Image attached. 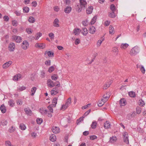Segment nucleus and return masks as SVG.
<instances>
[{
	"mask_svg": "<svg viewBox=\"0 0 146 146\" xmlns=\"http://www.w3.org/2000/svg\"><path fill=\"white\" fill-rule=\"evenodd\" d=\"M82 33L84 35L86 36L88 33L87 29L86 28H83Z\"/></svg>",
	"mask_w": 146,
	"mask_h": 146,
	"instance_id": "nucleus-32",
	"label": "nucleus"
},
{
	"mask_svg": "<svg viewBox=\"0 0 146 146\" xmlns=\"http://www.w3.org/2000/svg\"><path fill=\"white\" fill-rule=\"evenodd\" d=\"M15 128L12 126L9 129V131L10 133H12L14 131Z\"/></svg>",
	"mask_w": 146,
	"mask_h": 146,
	"instance_id": "nucleus-61",
	"label": "nucleus"
},
{
	"mask_svg": "<svg viewBox=\"0 0 146 146\" xmlns=\"http://www.w3.org/2000/svg\"><path fill=\"white\" fill-rule=\"evenodd\" d=\"M1 124L3 125H6L7 124V121L6 120H3L1 122Z\"/></svg>",
	"mask_w": 146,
	"mask_h": 146,
	"instance_id": "nucleus-51",
	"label": "nucleus"
},
{
	"mask_svg": "<svg viewBox=\"0 0 146 146\" xmlns=\"http://www.w3.org/2000/svg\"><path fill=\"white\" fill-rule=\"evenodd\" d=\"M23 101L21 100H19L17 101V104L18 105H21L22 104Z\"/></svg>",
	"mask_w": 146,
	"mask_h": 146,
	"instance_id": "nucleus-60",
	"label": "nucleus"
},
{
	"mask_svg": "<svg viewBox=\"0 0 146 146\" xmlns=\"http://www.w3.org/2000/svg\"><path fill=\"white\" fill-rule=\"evenodd\" d=\"M137 68H139L143 74H145V70L144 66L141 64H137L136 65Z\"/></svg>",
	"mask_w": 146,
	"mask_h": 146,
	"instance_id": "nucleus-13",
	"label": "nucleus"
},
{
	"mask_svg": "<svg viewBox=\"0 0 146 146\" xmlns=\"http://www.w3.org/2000/svg\"><path fill=\"white\" fill-rule=\"evenodd\" d=\"M56 139V136L54 134L51 135L50 136V139L52 142H54L55 141Z\"/></svg>",
	"mask_w": 146,
	"mask_h": 146,
	"instance_id": "nucleus-25",
	"label": "nucleus"
},
{
	"mask_svg": "<svg viewBox=\"0 0 146 146\" xmlns=\"http://www.w3.org/2000/svg\"><path fill=\"white\" fill-rule=\"evenodd\" d=\"M29 8L27 7H25L23 8V12L24 13H28L29 12Z\"/></svg>",
	"mask_w": 146,
	"mask_h": 146,
	"instance_id": "nucleus-47",
	"label": "nucleus"
},
{
	"mask_svg": "<svg viewBox=\"0 0 146 146\" xmlns=\"http://www.w3.org/2000/svg\"><path fill=\"white\" fill-rule=\"evenodd\" d=\"M45 72L44 70H42L41 72V77L42 78H44L45 76Z\"/></svg>",
	"mask_w": 146,
	"mask_h": 146,
	"instance_id": "nucleus-53",
	"label": "nucleus"
},
{
	"mask_svg": "<svg viewBox=\"0 0 146 146\" xmlns=\"http://www.w3.org/2000/svg\"><path fill=\"white\" fill-rule=\"evenodd\" d=\"M104 127L106 129H108L110 127V124L108 121H106L104 124Z\"/></svg>",
	"mask_w": 146,
	"mask_h": 146,
	"instance_id": "nucleus-24",
	"label": "nucleus"
},
{
	"mask_svg": "<svg viewBox=\"0 0 146 146\" xmlns=\"http://www.w3.org/2000/svg\"><path fill=\"white\" fill-rule=\"evenodd\" d=\"M104 40V38H103L102 39L99 40L97 42V46L99 47L101 45L102 41Z\"/></svg>",
	"mask_w": 146,
	"mask_h": 146,
	"instance_id": "nucleus-36",
	"label": "nucleus"
},
{
	"mask_svg": "<svg viewBox=\"0 0 146 146\" xmlns=\"http://www.w3.org/2000/svg\"><path fill=\"white\" fill-rule=\"evenodd\" d=\"M26 89V87L25 86H22L21 87H19L17 88V90L19 91H22Z\"/></svg>",
	"mask_w": 146,
	"mask_h": 146,
	"instance_id": "nucleus-35",
	"label": "nucleus"
},
{
	"mask_svg": "<svg viewBox=\"0 0 146 146\" xmlns=\"http://www.w3.org/2000/svg\"><path fill=\"white\" fill-rule=\"evenodd\" d=\"M126 101L124 98L121 99L119 101V104L120 106H124L126 105Z\"/></svg>",
	"mask_w": 146,
	"mask_h": 146,
	"instance_id": "nucleus-19",
	"label": "nucleus"
},
{
	"mask_svg": "<svg viewBox=\"0 0 146 146\" xmlns=\"http://www.w3.org/2000/svg\"><path fill=\"white\" fill-rule=\"evenodd\" d=\"M47 108L48 110L44 108H42L40 109V111L42 114H48V117H51L52 116V113H53V110L50 106H48Z\"/></svg>",
	"mask_w": 146,
	"mask_h": 146,
	"instance_id": "nucleus-1",
	"label": "nucleus"
},
{
	"mask_svg": "<svg viewBox=\"0 0 146 146\" xmlns=\"http://www.w3.org/2000/svg\"><path fill=\"white\" fill-rule=\"evenodd\" d=\"M52 130L53 133L57 134L60 132L59 128L57 127L53 126L52 128Z\"/></svg>",
	"mask_w": 146,
	"mask_h": 146,
	"instance_id": "nucleus-9",
	"label": "nucleus"
},
{
	"mask_svg": "<svg viewBox=\"0 0 146 146\" xmlns=\"http://www.w3.org/2000/svg\"><path fill=\"white\" fill-rule=\"evenodd\" d=\"M122 134L123 141L127 144H129V136L127 133L126 132H124Z\"/></svg>",
	"mask_w": 146,
	"mask_h": 146,
	"instance_id": "nucleus-5",
	"label": "nucleus"
},
{
	"mask_svg": "<svg viewBox=\"0 0 146 146\" xmlns=\"http://www.w3.org/2000/svg\"><path fill=\"white\" fill-rule=\"evenodd\" d=\"M97 138V136L95 135H92L90 137V139L92 140L96 139Z\"/></svg>",
	"mask_w": 146,
	"mask_h": 146,
	"instance_id": "nucleus-62",
	"label": "nucleus"
},
{
	"mask_svg": "<svg viewBox=\"0 0 146 146\" xmlns=\"http://www.w3.org/2000/svg\"><path fill=\"white\" fill-rule=\"evenodd\" d=\"M139 101H140L139 105L142 106H143L145 104V103H144V102L142 100H140Z\"/></svg>",
	"mask_w": 146,
	"mask_h": 146,
	"instance_id": "nucleus-63",
	"label": "nucleus"
},
{
	"mask_svg": "<svg viewBox=\"0 0 146 146\" xmlns=\"http://www.w3.org/2000/svg\"><path fill=\"white\" fill-rule=\"evenodd\" d=\"M105 102L103 101H102V100L100 101H99L98 103V106L99 107L102 106L104 104Z\"/></svg>",
	"mask_w": 146,
	"mask_h": 146,
	"instance_id": "nucleus-45",
	"label": "nucleus"
},
{
	"mask_svg": "<svg viewBox=\"0 0 146 146\" xmlns=\"http://www.w3.org/2000/svg\"><path fill=\"white\" fill-rule=\"evenodd\" d=\"M112 83L111 81H109L105 84L103 86L104 89H106L108 88L110 86Z\"/></svg>",
	"mask_w": 146,
	"mask_h": 146,
	"instance_id": "nucleus-16",
	"label": "nucleus"
},
{
	"mask_svg": "<svg viewBox=\"0 0 146 146\" xmlns=\"http://www.w3.org/2000/svg\"><path fill=\"white\" fill-rule=\"evenodd\" d=\"M97 18V17L96 16H95L92 19L91 21V25H93L96 22Z\"/></svg>",
	"mask_w": 146,
	"mask_h": 146,
	"instance_id": "nucleus-40",
	"label": "nucleus"
},
{
	"mask_svg": "<svg viewBox=\"0 0 146 146\" xmlns=\"http://www.w3.org/2000/svg\"><path fill=\"white\" fill-rule=\"evenodd\" d=\"M12 38L17 43H19L22 41V38L20 36L13 35L12 36Z\"/></svg>",
	"mask_w": 146,
	"mask_h": 146,
	"instance_id": "nucleus-7",
	"label": "nucleus"
},
{
	"mask_svg": "<svg viewBox=\"0 0 146 146\" xmlns=\"http://www.w3.org/2000/svg\"><path fill=\"white\" fill-rule=\"evenodd\" d=\"M80 29L78 28H76L74 30V32L75 35H78L80 31Z\"/></svg>",
	"mask_w": 146,
	"mask_h": 146,
	"instance_id": "nucleus-33",
	"label": "nucleus"
},
{
	"mask_svg": "<svg viewBox=\"0 0 146 146\" xmlns=\"http://www.w3.org/2000/svg\"><path fill=\"white\" fill-rule=\"evenodd\" d=\"M25 111L28 115H31V111L28 108L25 109Z\"/></svg>",
	"mask_w": 146,
	"mask_h": 146,
	"instance_id": "nucleus-28",
	"label": "nucleus"
},
{
	"mask_svg": "<svg viewBox=\"0 0 146 146\" xmlns=\"http://www.w3.org/2000/svg\"><path fill=\"white\" fill-rule=\"evenodd\" d=\"M56 83H57L58 84H55L54 82L50 79H48L47 81V85L50 88H52L55 86H58V87L60 86V84L59 82L58 81H56Z\"/></svg>",
	"mask_w": 146,
	"mask_h": 146,
	"instance_id": "nucleus-3",
	"label": "nucleus"
},
{
	"mask_svg": "<svg viewBox=\"0 0 146 146\" xmlns=\"http://www.w3.org/2000/svg\"><path fill=\"white\" fill-rule=\"evenodd\" d=\"M109 93H108L105 94L104 95L103 98H102V101H103L104 102H106L109 99L110 97Z\"/></svg>",
	"mask_w": 146,
	"mask_h": 146,
	"instance_id": "nucleus-10",
	"label": "nucleus"
},
{
	"mask_svg": "<svg viewBox=\"0 0 146 146\" xmlns=\"http://www.w3.org/2000/svg\"><path fill=\"white\" fill-rule=\"evenodd\" d=\"M58 78V76L56 74H53L52 76H51V78L53 80L56 81V80Z\"/></svg>",
	"mask_w": 146,
	"mask_h": 146,
	"instance_id": "nucleus-34",
	"label": "nucleus"
},
{
	"mask_svg": "<svg viewBox=\"0 0 146 146\" xmlns=\"http://www.w3.org/2000/svg\"><path fill=\"white\" fill-rule=\"evenodd\" d=\"M129 96L131 97H134L135 96V92L131 91L128 93Z\"/></svg>",
	"mask_w": 146,
	"mask_h": 146,
	"instance_id": "nucleus-43",
	"label": "nucleus"
},
{
	"mask_svg": "<svg viewBox=\"0 0 146 146\" xmlns=\"http://www.w3.org/2000/svg\"><path fill=\"white\" fill-rule=\"evenodd\" d=\"M29 44L28 41L27 40H25L23 41L21 44V47L23 49L25 50L27 49L29 47Z\"/></svg>",
	"mask_w": 146,
	"mask_h": 146,
	"instance_id": "nucleus-6",
	"label": "nucleus"
},
{
	"mask_svg": "<svg viewBox=\"0 0 146 146\" xmlns=\"http://www.w3.org/2000/svg\"><path fill=\"white\" fill-rule=\"evenodd\" d=\"M109 16L111 18H114L115 17V12H112V13H110L109 15Z\"/></svg>",
	"mask_w": 146,
	"mask_h": 146,
	"instance_id": "nucleus-50",
	"label": "nucleus"
},
{
	"mask_svg": "<svg viewBox=\"0 0 146 146\" xmlns=\"http://www.w3.org/2000/svg\"><path fill=\"white\" fill-rule=\"evenodd\" d=\"M53 26L54 27H59V20L58 19L56 18L55 19L53 23Z\"/></svg>",
	"mask_w": 146,
	"mask_h": 146,
	"instance_id": "nucleus-22",
	"label": "nucleus"
},
{
	"mask_svg": "<svg viewBox=\"0 0 146 146\" xmlns=\"http://www.w3.org/2000/svg\"><path fill=\"white\" fill-rule=\"evenodd\" d=\"M9 104L10 106L13 107L14 106L15 102L12 100H10L9 102Z\"/></svg>",
	"mask_w": 146,
	"mask_h": 146,
	"instance_id": "nucleus-42",
	"label": "nucleus"
},
{
	"mask_svg": "<svg viewBox=\"0 0 146 146\" xmlns=\"http://www.w3.org/2000/svg\"><path fill=\"white\" fill-rule=\"evenodd\" d=\"M72 10L71 7L68 6L66 7L64 9V12L66 13H69Z\"/></svg>",
	"mask_w": 146,
	"mask_h": 146,
	"instance_id": "nucleus-15",
	"label": "nucleus"
},
{
	"mask_svg": "<svg viewBox=\"0 0 146 146\" xmlns=\"http://www.w3.org/2000/svg\"><path fill=\"white\" fill-rule=\"evenodd\" d=\"M110 9L112 12H115L116 10L115 7L113 4L111 5L110 6Z\"/></svg>",
	"mask_w": 146,
	"mask_h": 146,
	"instance_id": "nucleus-46",
	"label": "nucleus"
},
{
	"mask_svg": "<svg viewBox=\"0 0 146 146\" xmlns=\"http://www.w3.org/2000/svg\"><path fill=\"white\" fill-rule=\"evenodd\" d=\"M89 31L90 33L93 34L95 33L96 31V29L95 27L91 26L90 27Z\"/></svg>",
	"mask_w": 146,
	"mask_h": 146,
	"instance_id": "nucleus-20",
	"label": "nucleus"
},
{
	"mask_svg": "<svg viewBox=\"0 0 146 146\" xmlns=\"http://www.w3.org/2000/svg\"><path fill=\"white\" fill-rule=\"evenodd\" d=\"M28 20L30 23H33L35 21V19L32 17H29Z\"/></svg>",
	"mask_w": 146,
	"mask_h": 146,
	"instance_id": "nucleus-41",
	"label": "nucleus"
},
{
	"mask_svg": "<svg viewBox=\"0 0 146 146\" xmlns=\"http://www.w3.org/2000/svg\"><path fill=\"white\" fill-rule=\"evenodd\" d=\"M112 51L115 53H116L117 54L118 52V50L117 48L116 47H114L113 48Z\"/></svg>",
	"mask_w": 146,
	"mask_h": 146,
	"instance_id": "nucleus-54",
	"label": "nucleus"
},
{
	"mask_svg": "<svg viewBox=\"0 0 146 146\" xmlns=\"http://www.w3.org/2000/svg\"><path fill=\"white\" fill-rule=\"evenodd\" d=\"M140 51V48L137 46L133 47L130 51V54L131 56H135L138 54Z\"/></svg>",
	"mask_w": 146,
	"mask_h": 146,
	"instance_id": "nucleus-2",
	"label": "nucleus"
},
{
	"mask_svg": "<svg viewBox=\"0 0 146 146\" xmlns=\"http://www.w3.org/2000/svg\"><path fill=\"white\" fill-rule=\"evenodd\" d=\"M27 32L29 34H31L32 33V31L31 30V29L29 28L27 29H26Z\"/></svg>",
	"mask_w": 146,
	"mask_h": 146,
	"instance_id": "nucleus-55",
	"label": "nucleus"
},
{
	"mask_svg": "<svg viewBox=\"0 0 146 146\" xmlns=\"http://www.w3.org/2000/svg\"><path fill=\"white\" fill-rule=\"evenodd\" d=\"M43 120L42 118H38L36 119L37 123L38 124H40L42 122Z\"/></svg>",
	"mask_w": 146,
	"mask_h": 146,
	"instance_id": "nucleus-44",
	"label": "nucleus"
},
{
	"mask_svg": "<svg viewBox=\"0 0 146 146\" xmlns=\"http://www.w3.org/2000/svg\"><path fill=\"white\" fill-rule=\"evenodd\" d=\"M80 40L79 38H76V39L75 41V44L76 45H78L80 43Z\"/></svg>",
	"mask_w": 146,
	"mask_h": 146,
	"instance_id": "nucleus-59",
	"label": "nucleus"
},
{
	"mask_svg": "<svg viewBox=\"0 0 146 146\" xmlns=\"http://www.w3.org/2000/svg\"><path fill=\"white\" fill-rule=\"evenodd\" d=\"M15 47V44L13 42H11L9 44V49L10 51H13Z\"/></svg>",
	"mask_w": 146,
	"mask_h": 146,
	"instance_id": "nucleus-8",
	"label": "nucleus"
},
{
	"mask_svg": "<svg viewBox=\"0 0 146 146\" xmlns=\"http://www.w3.org/2000/svg\"><path fill=\"white\" fill-rule=\"evenodd\" d=\"M36 90V87H33L31 89L30 94L31 96H33L35 94Z\"/></svg>",
	"mask_w": 146,
	"mask_h": 146,
	"instance_id": "nucleus-29",
	"label": "nucleus"
},
{
	"mask_svg": "<svg viewBox=\"0 0 146 146\" xmlns=\"http://www.w3.org/2000/svg\"><path fill=\"white\" fill-rule=\"evenodd\" d=\"M35 46L36 47L41 49L44 48L45 47V44L43 43H37L36 44Z\"/></svg>",
	"mask_w": 146,
	"mask_h": 146,
	"instance_id": "nucleus-11",
	"label": "nucleus"
},
{
	"mask_svg": "<svg viewBox=\"0 0 146 146\" xmlns=\"http://www.w3.org/2000/svg\"><path fill=\"white\" fill-rule=\"evenodd\" d=\"M117 140V138L115 136H113L112 137H110V140L109 142L111 143H114L116 142Z\"/></svg>",
	"mask_w": 146,
	"mask_h": 146,
	"instance_id": "nucleus-21",
	"label": "nucleus"
},
{
	"mask_svg": "<svg viewBox=\"0 0 146 146\" xmlns=\"http://www.w3.org/2000/svg\"><path fill=\"white\" fill-rule=\"evenodd\" d=\"M57 98H53L52 101V106L55 107L57 104Z\"/></svg>",
	"mask_w": 146,
	"mask_h": 146,
	"instance_id": "nucleus-27",
	"label": "nucleus"
},
{
	"mask_svg": "<svg viewBox=\"0 0 146 146\" xmlns=\"http://www.w3.org/2000/svg\"><path fill=\"white\" fill-rule=\"evenodd\" d=\"M19 128L20 129L23 130H25L26 128V127L25 125L23 123H21L20 124L19 126Z\"/></svg>",
	"mask_w": 146,
	"mask_h": 146,
	"instance_id": "nucleus-39",
	"label": "nucleus"
},
{
	"mask_svg": "<svg viewBox=\"0 0 146 146\" xmlns=\"http://www.w3.org/2000/svg\"><path fill=\"white\" fill-rule=\"evenodd\" d=\"M46 54H47L48 56L50 57H53L54 56V53L50 51H46L44 53L45 55Z\"/></svg>",
	"mask_w": 146,
	"mask_h": 146,
	"instance_id": "nucleus-31",
	"label": "nucleus"
},
{
	"mask_svg": "<svg viewBox=\"0 0 146 146\" xmlns=\"http://www.w3.org/2000/svg\"><path fill=\"white\" fill-rule=\"evenodd\" d=\"M50 37L51 39H53L54 38V35L53 33H51L48 35Z\"/></svg>",
	"mask_w": 146,
	"mask_h": 146,
	"instance_id": "nucleus-56",
	"label": "nucleus"
},
{
	"mask_svg": "<svg viewBox=\"0 0 146 146\" xmlns=\"http://www.w3.org/2000/svg\"><path fill=\"white\" fill-rule=\"evenodd\" d=\"M12 63V62L11 61H9L4 63L3 65V67L4 69H6L9 67Z\"/></svg>",
	"mask_w": 146,
	"mask_h": 146,
	"instance_id": "nucleus-12",
	"label": "nucleus"
},
{
	"mask_svg": "<svg viewBox=\"0 0 146 146\" xmlns=\"http://www.w3.org/2000/svg\"><path fill=\"white\" fill-rule=\"evenodd\" d=\"M17 22L16 20H13L12 21V24L13 26H16L17 25Z\"/></svg>",
	"mask_w": 146,
	"mask_h": 146,
	"instance_id": "nucleus-52",
	"label": "nucleus"
},
{
	"mask_svg": "<svg viewBox=\"0 0 146 146\" xmlns=\"http://www.w3.org/2000/svg\"><path fill=\"white\" fill-rule=\"evenodd\" d=\"M0 109L3 113H5L6 112V108L4 104H2L1 106Z\"/></svg>",
	"mask_w": 146,
	"mask_h": 146,
	"instance_id": "nucleus-23",
	"label": "nucleus"
},
{
	"mask_svg": "<svg viewBox=\"0 0 146 146\" xmlns=\"http://www.w3.org/2000/svg\"><path fill=\"white\" fill-rule=\"evenodd\" d=\"M129 46V44L127 43L122 44L120 46L121 49H125Z\"/></svg>",
	"mask_w": 146,
	"mask_h": 146,
	"instance_id": "nucleus-30",
	"label": "nucleus"
},
{
	"mask_svg": "<svg viewBox=\"0 0 146 146\" xmlns=\"http://www.w3.org/2000/svg\"><path fill=\"white\" fill-rule=\"evenodd\" d=\"M137 113L138 114H140L141 112V109L139 108H136V109Z\"/></svg>",
	"mask_w": 146,
	"mask_h": 146,
	"instance_id": "nucleus-58",
	"label": "nucleus"
},
{
	"mask_svg": "<svg viewBox=\"0 0 146 146\" xmlns=\"http://www.w3.org/2000/svg\"><path fill=\"white\" fill-rule=\"evenodd\" d=\"M57 88H53L52 90L51 91V94L52 95H56L58 93Z\"/></svg>",
	"mask_w": 146,
	"mask_h": 146,
	"instance_id": "nucleus-18",
	"label": "nucleus"
},
{
	"mask_svg": "<svg viewBox=\"0 0 146 146\" xmlns=\"http://www.w3.org/2000/svg\"><path fill=\"white\" fill-rule=\"evenodd\" d=\"M42 36V33H37L35 35V36L34 38L36 40H38L39 38L41 36Z\"/></svg>",
	"mask_w": 146,
	"mask_h": 146,
	"instance_id": "nucleus-38",
	"label": "nucleus"
},
{
	"mask_svg": "<svg viewBox=\"0 0 146 146\" xmlns=\"http://www.w3.org/2000/svg\"><path fill=\"white\" fill-rule=\"evenodd\" d=\"M4 20L6 21H8L9 20V17L8 16L5 15L3 18Z\"/></svg>",
	"mask_w": 146,
	"mask_h": 146,
	"instance_id": "nucleus-64",
	"label": "nucleus"
},
{
	"mask_svg": "<svg viewBox=\"0 0 146 146\" xmlns=\"http://www.w3.org/2000/svg\"><path fill=\"white\" fill-rule=\"evenodd\" d=\"M113 28L111 26H110L109 27V33L110 34H112L113 33Z\"/></svg>",
	"mask_w": 146,
	"mask_h": 146,
	"instance_id": "nucleus-49",
	"label": "nucleus"
},
{
	"mask_svg": "<svg viewBox=\"0 0 146 146\" xmlns=\"http://www.w3.org/2000/svg\"><path fill=\"white\" fill-rule=\"evenodd\" d=\"M97 126V123L96 121H93L92 122L91 125V127L92 129H95Z\"/></svg>",
	"mask_w": 146,
	"mask_h": 146,
	"instance_id": "nucleus-37",
	"label": "nucleus"
},
{
	"mask_svg": "<svg viewBox=\"0 0 146 146\" xmlns=\"http://www.w3.org/2000/svg\"><path fill=\"white\" fill-rule=\"evenodd\" d=\"M21 77V75L20 74H18L15 76L13 78V80L14 81L19 80Z\"/></svg>",
	"mask_w": 146,
	"mask_h": 146,
	"instance_id": "nucleus-26",
	"label": "nucleus"
},
{
	"mask_svg": "<svg viewBox=\"0 0 146 146\" xmlns=\"http://www.w3.org/2000/svg\"><path fill=\"white\" fill-rule=\"evenodd\" d=\"M71 98H69L66 101L65 105H62L61 108V110L63 109L64 110L66 109L71 104Z\"/></svg>",
	"mask_w": 146,
	"mask_h": 146,
	"instance_id": "nucleus-4",
	"label": "nucleus"
},
{
	"mask_svg": "<svg viewBox=\"0 0 146 146\" xmlns=\"http://www.w3.org/2000/svg\"><path fill=\"white\" fill-rule=\"evenodd\" d=\"M50 60H48L46 61L45 62V64L46 65L48 66H49L50 65Z\"/></svg>",
	"mask_w": 146,
	"mask_h": 146,
	"instance_id": "nucleus-57",
	"label": "nucleus"
},
{
	"mask_svg": "<svg viewBox=\"0 0 146 146\" xmlns=\"http://www.w3.org/2000/svg\"><path fill=\"white\" fill-rule=\"evenodd\" d=\"M80 3L81 8L85 7L87 4L85 0H80Z\"/></svg>",
	"mask_w": 146,
	"mask_h": 146,
	"instance_id": "nucleus-14",
	"label": "nucleus"
},
{
	"mask_svg": "<svg viewBox=\"0 0 146 146\" xmlns=\"http://www.w3.org/2000/svg\"><path fill=\"white\" fill-rule=\"evenodd\" d=\"M93 8L92 6H90L87 8L86 9V13L88 14H91L93 11Z\"/></svg>",
	"mask_w": 146,
	"mask_h": 146,
	"instance_id": "nucleus-17",
	"label": "nucleus"
},
{
	"mask_svg": "<svg viewBox=\"0 0 146 146\" xmlns=\"http://www.w3.org/2000/svg\"><path fill=\"white\" fill-rule=\"evenodd\" d=\"M54 68L53 66H51L48 69V71L50 73L52 72L54 70Z\"/></svg>",
	"mask_w": 146,
	"mask_h": 146,
	"instance_id": "nucleus-48",
	"label": "nucleus"
}]
</instances>
